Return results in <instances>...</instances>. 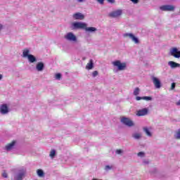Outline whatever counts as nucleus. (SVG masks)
<instances>
[{
    "label": "nucleus",
    "instance_id": "obj_1",
    "mask_svg": "<svg viewBox=\"0 0 180 180\" xmlns=\"http://www.w3.org/2000/svg\"><path fill=\"white\" fill-rule=\"evenodd\" d=\"M72 30H77L78 29L85 30L87 33H96L98 32V29L95 27H88V24L82 22H75L72 24Z\"/></svg>",
    "mask_w": 180,
    "mask_h": 180
},
{
    "label": "nucleus",
    "instance_id": "obj_2",
    "mask_svg": "<svg viewBox=\"0 0 180 180\" xmlns=\"http://www.w3.org/2000/svg\"><path fill=\"white\" fill-rule=\"evenodd\" d=\"M26 175V169L25 167H20L17 169L13 175V180H23Z\"/></svg>",
    "mask_w": 180,
    "mask_h": 180
},
{
    "label": "nucleus",
    "instance_id": "obj_3",
    "mask_svg": "<svg viewBox=\"0 0 180 180\" xmlns=\"http://www.w3.org/2000/svg\"><path fill=\"white\" fill-rule=\"evenodd\" d=\"M64 39L67 41H70V43H77L78 42V38L77 37V35L74 34L73 32H68L64 35Z\"/></svg>",
    "mask_w": 180,
    "mask_h": 180
},
{
    "label": "nucleus",
    "instance_id": "obj_4",
    "mask_svg": "<svg viewBox=\"0 0 180 180\" xmlns=\"http://www.w3.org/2000/svg\"><path fill=\"white\" fill-rule=\"evenodd\" d=\"M112 65L114 67H117L118 71H124L127 68V63H122L121 60H117L112 62Z\"/></svg>",
    "mask_w": 180,
    "mask_h": 180
},
{
    "label": "nucleus",
    "instance_id": "obj_5",
    "mask_svg": "<svg viewBox=\"0 0 180 180\" xmlns=\"http://www.w3.org/2000/svg\"><path fill=\"white\" fill-rule=\"evenodd\" d=\"M16 146H18V141H12L11 142L7 143L4 148V151H6L7 153H11V151H13L15 148H16Z\"/></svg>",
    "mask_w": 180,
    "mask_h": 180
},
{
    "label": "nucleus",
    "instance_id": "obj_6",
    "mask_svg": "<svg viewBox=\"0 0 180 180\" xmlns=\"http://www.w3.org/2000/svg\"><path fill=\"white\" fill-rule=\"evenodd\" d=\"M120 122L122 124H124V126H127V127H133V126H134V122L129 117H122Z\"/></svg>",
    "mask_w": 180,
    "mask_h": 180
},
{
    "label": "nucleus",
    "instance_id": "obj_7",
    "mask_svg": "<svg viewBox=\"0 0 180 180\" xmlns=\"http://www.w3.org/2000/svg\"><path fill=\"white\" fill-rule=\"evenodd\" d=\"M169 54L174 58H180V51L176 47L170 49Z\"/></svg>",
    "mask_w": 180,
    "mask_h": 180
},
{
    "label": "nucleus",
    "instance_id": "obj_8",
    "mask_svg": "<svg viewBox=\"0 0 180 180\" xmlns=\"http://www.w3.org/2000/svg\"><path fill=\"white\" fill-rule=\"evenodd\" d=\"M151 81L153 82V84L155 86V88H156V89H160V88H161L162 85H161V80H160V79H158V77H155V76H151Z\"/></svg>",
    "mask_w": 180,
    "mask_h": 180
},
{
    "label": "nucleus",
    "instance_id": "obj_9",
    "mask_svg": "<svg viewBox=\"0 0 180 180\" xmlns=\"http://www.w3.org/2000/svg\"><path fill=\"white\" fill-rule=\"evenodd\" d=\"M160 9L163 12H174V11H175V6L172 5H164L161 6Z\"/></svg>",
    "mask_w": 180,
    "mask_h": 180
},
{
    "label": "nucleus",
    "instance_id": "obj_10",
    "mask_svg": "<svg viewBox=\"0 0 180 180\" xmlns=\"http://www.w3.org/2000/svg\"><path fill=\"white\" fill-rule=\"evenodd\" d=\"M9 112H11V110L9 109L8 104H1L0 105V114L5 115H8Z\"/></svg>",
    "mask_w": 180,
    "mask_h": 180
},
{
    "label": "nucleus",
    "instance_id": "obj_11",
    "mask_svg": "<svg viewBox=\"0 0 180 180\" xmlns=\"http://www.w3.org/2000/svg\"><path fill=\"white\" fill-rule=\"evenodd\" d=\"M122 13H123V11L121 9H118L114 11H112L108 14L110 18H119V16H122Z\"/></svg>",
    "mask_w": 180,
    "mask_h": 180
},
{
    "label": "nucleus",
    "instance_id": "obj_12",
    "mask_svg": "<svg viewBox=\"0 0 180 180\" xmlns=\"http://www.w3.org/2000/svg\"><path fill=\"white\" fill-rule=\"evenodd\" d=\"M72 17L75 20H84L85 19V15L79 12L72 14Z\"/></svg>",
    "mask_w": 180,
    "mask_h": 180
},
{
    "label": "nucleus",
    "instance_id": "obj_13",
    "mask_svg": "<svg viewBox=\"0 0 180 180\" xmlns=\"http://www.w3.org/2000/svg\"><path fill=\"white\" fill-rule=\"evenodd\" d=\"M148 115V108H143L136 112V116H147Z\"/></svg>",
    "mask_w": 180,
    "mask_h": 180
},
{
    "label": "nucleus",
    "instance_id": "obj_14",
    "mask_svg": "<svg viewBox=\"0 0 180 180\" xmlns=\"http://www.w3.org/2000/svg\"><path fill=\"white\" fill-rule=\"evenodd\" d=\"M37 71L39 72H41L44 70V63L43 62H38L35 67Z\"/></svg>",
    "mask_w": 180,
    "mask_h": 180
},
{
    "label": "nucleus",
    "instance_id": "obj_15",
    "mask_svg": "<svg viewBox=\"0 0 180 180\" xmlns=\"http://www.w3.org/2000/svg\"><path fill=\"white\" fill-rule=\"evenodd\" d=\"M168 65L172 68H180V64L177 63L176 62H174L172 60H170L168 62Z\"/></svg>",
    "mask_w": 180,
    "mask_h": 180
},
{
    "label": "nucleus",
    "instance_id": "obj_16",
    "mask_svg": "<svg viewBox=\"0 0 180 180\" xmlns=\"http://www.w3.org/2000/svg\"><path fill=\"white\" fill-rule=\"evenodd\" d=\"M27 58L30 64H34V63H37V58H36V56L32 54L29 55Z\"/></svg>",
    "mask_w": 180,
    "mask_h": 180
},
{
    "label": "nucleus",
    "instance_id": "obj_17",
    "mask_svg": "<svg viewBox=\"0 0 180 180\" xmlns=\"http://www.w3.org/2000/svg\"><path fill=\"white\" fill-rule=\"evenodd\" d=\"M30 49H25L22 50V57L23 58H27L29 56H30Z\"/></svg>",
    "mask_w": 180,
    "mask_h": 180
},
{
    "label": "nucleus",
    "instance_id": "obj_18",
    "mask_svg": "<svg viewBox=\"0 0 180 180\" xmlns=\"http://www.w3.org/2000/svg\"><path fill=\"white\" fill-rule=\"evenodd\" d=\"M141 137H143L141 133H134L132 134V138L134 139V140H141Z\"/></svg>",
    "mask_w": 180,
    "mask_h": 180
},
{
    "label": "nucleus",
    "instance_id": "obj_19",
    "mask_svg": "<svg viewBox=\"0 0 180 180\" xmlns=\"http://www.w3.org/2000/svg\"><path fill=\"white\" fill-rule=\"evenodd\" d=\"M143 130L144 133H146V136H148V137H152L153 136V134H151V131H150V129H149L148 127H144L143 128Z\"/></svg>",
    "mask_w": 180,
    "mask_h": 180
},
{
    "label": "nucleus",
    "instance_id": "obj_20",
    "mask_svg": "<svg viewBox=\"0 0 180 180\" xmlns=\"http://www.w3.org/2000/svg\"><path fill=\"white\" fill-rule=\"evenodd\" d=\"M94 68V60L91 59L86 66V70H92Z\"/></svg>",
    "mask_w": 180,
    "mask_h": 180
},
{
    "label": "nucleus",
    "instance_id": "obj_21",
    "mask_svg": "<svg viewBox=\"0 0 180 180\" xmlns=\"http://www.w3.org/2000/svg\"><path fill=\"white\" fill-rule=\"evenodd\" d=\"M131 40L135 44H139L140 40H139V38H137L136 36H132V38Z\"/></svg>",
    "mask_w": 180,
    "mask_h": 180
},
{
    "label": "nucleus",
    "instance_id": "obj_22",
    "mask_svg": "<svg viewBox=\"0 0 180 180\" xmlns=\"http://www.w3.org/2000/svg\"><path fill=\"white\" fill-rule=\"evenodd\" d=\"M133 94L134 95V96L140 95V88L136 87L134 90Z\"/></svg>",
    "mask_w": 180,
    "mask_h": 180
},
{
    "label": "nucleus",
    "instance_id": "obj_23",
    "mask_svg": "<svg viewBox=\"0 0 180 180\" xmlns=\"http://www.w3.org/2000/svg\"><path fill=\"white\" fill-rule=\"evenodd\" d=\"M49 157H50L52 160L54 158V157H56V150L52 149V150L50 151Z\"/></svg>",
    "mask_w": 180,
    "mask_h": 180
},
{
    "label": "nucleus",
    "instance_id": "obj_24",
    "mask_svg": "<svg viewBox=\"0 0 180 180\" xmlns=\"http://www.w3.org/2000/svg\"><path fill=\"white\" fill-rule=\"evenodd\" d=\"M37 174L38 176H40V177L44 176V172H43L42 169H38L37 171Z\"/></svg>",
    "mask_w": 180,
    "mask_h": 180
},
{
    "label": "nucleus",
    "instance_id": "obj_25",
    "mask_svg": "<svg viewBox=\"0 0 180 180\" xmlns=\"http://www.w3.org/2000/svg\"><path fill=\"white\" fill-rule=\"evenodd\" d=\"M134 34L133 33H124L123 34V37H128L129 39H131L133 37Z\"/></svg>",
    "mask_w": 180,
    "mask_h": 180
},
{
    "label": "nucleus",
    "instance_id": "obj_26",
    "mask_svg": "<svg viewBox=\"0 0 180 180\" xmlns=\"http://www.w3.org/2000/svg\"><path fill=\"white\" fill-rule=\"evenodd\" d=\"M174 138L177 140H180V129H179L174 134Z\"/></svg>",
    "mask_w": 180,
    "mask_h": 180
},
{
    "label": "nucleus",
    "instance_id": "obj_27",
    "mask_svg": "<svg viewBox=\"0 0 180 180\" xmlns=\"http://www.w3.org/2000/svg\"><path fill=\"white\" fill-rule=\"evenodd\" d=\"M123 153H124V151L122 149H117L115 150V154H117V155H123Z\"/></svg>",
    "mask_w": 180,
    "mask_h": 180
},
{
    "label": "nucleus",
    "instance_id": "obj_28",
    "mask_svg": "<svg viewBox=\"0 0 180 180\" xmlns=\"http://www.w3.org/2000/svg\"><path fill=\"white\" fill-rule=\"evenodd\" d=\"M142 163L143 165H148V164H150V160L148 159H143Z\"/></svg>",
    "mask_w": 180,
    "mask_h": 180
},
{
    "label": "nucleus",
    "instance_id": "obj_29",
    "mask_svg": "<svg viewBox=\"0 0 180 180\" xmlns=\"http://www.w3.org/2000/svg\"><path fill=\"white\" fill-rule=\"evenodd\" d=\"M143 101H153V98L151 96H143Z\"/></svg>",
    "mask_w": 180,
    "mask_h": 180
},
{
    "label": "nucleus",
    "instance_id": "obj_30",
    "mask_svg": "<svg viewBox=\"0 0 180 180\" xmlns=\"http://www.w3.org/2000/svg\"><path fill=\"white\" fill-rule=\"evenodd\" d=\"M138 157H141V158H143L146 156V153L144 152H139L137 153Z\"/></svg>",
    "mask_w": 180,
    "mask_h": 180
},
{
    "label": "nucleus",
    "instance_id": "obj_31",
    "mask_svg": "<svg viewBox=\"0 0 180 180\" xmlns=\"http://www.w3.org/2000/svg\"><path fill=\"white\" fill-rule=\"evenodd\" d=\"M55 78L56 79H57L58 81H60L61 79V75L60 73H57L55 75Z\"/></svg>",
    "mask_w": 180,
    "mask_h": 180
},
{
    "label": "nucleus",
    "instance_id": "obj_32",
    "mask_svg": "<svg viewBox=\"0 0 180 180\" xmlns=\"http://www.w3.org/2000/svg\"><path fill=\"white\" fill-rule=\"evenodd\" d=\"M112 168H113V166H110V165H106L104 168L105 171H110V169H112Z\"/></svg>",
    "mask_w": 180,
    "mask_h": 180
},
{
    "label": "nucleus",
    "instance_id": "obj_33",
    "mask_svg": "<svg viewBox=\"0 0 180 180\" xmlns=\"http://www.w3.org/2000/svg\"><path fill=\"white\" fill-rule=\"evenodd\" d=\"M96 2L100 4V5H103V4H105V0H96Z\"/></svg>",
    "mask_w": 180,
    "mask_h": 180
},
{
    "label": "nucleus",
    "instance_id": "obj_34",
    "mask_svg": "<svg viewBox=\"0 0 180 180\" xmlns=\"http://www.w3.org/2000/svg\"><path fill=\"white\" fill-rule=\"evenodd\" d=\"M98 71H94V72H93V73H92V77H94V78H95V77H97V75H98Z\"/></svg>",
    "mask_w": 180,
    "mask_h": 180
},
{
    "label": "nucleus",
    "instance_id": "obj_35",
    "mask_svg": "<svg viewBox=\"0 0 180 180\" xmlns=\"http://www.w3.org/2000/svg\"><path fill=\"white\" fill-rule=\"evenodd\" d=\"M131 2L134 3V4H139V2H140L139 0H130Z\"/></svg>",
    "mask_w": 180,
    "mask_h": 180
},
{
    "label": "nucleus",
    "instance_id": "obj_36",
    "mask_svg": "<svg viewBox=\"0 0 180 180\" xmlns=\"http://www.w3.org/2000/svg\"><path fill=\"white\" fill-rule=\"evenodd\" d=\"M4 29H5V25H2V24H0V32L1 30H4Z\"/></svg>",
    "mask_w": 180,
    "mask_h": 180
},
{
    "label": "nucleus",
    "instance_id": "obj_37",
    "mask_svg": "<svg viewBox=\"0 0 180 180\" xmlns=\"http://www.w3.org/2000/svg\"><path fill=\"white\" fill-rule=\"evenodd\" d=\"M2 176H3L4 178H8V173L4 172V173L2 174Z\"/></svg>",
    "mask_w": 180,
    "mask_h": 180
},
{
    "label": "nucleus",
    "instance_id": "obj_38",
    "mask_svg": "<svg viewBox=\"0 0 180 180\" xmlns=\"http://www.w3.org/2000/svg\"><path fill=\"white\" fill-rule=\"evenodd\" d=\"M141 100H143V97H140V96L136 97V101H141Z\"/></svg>",
    "mask_w": 180,
    "mask_h": 180
},
{
    "label": "nucleus",
    "instance_id": "obj_39",
    "mask_svg": "<svg viewBox=\"0 0 180 180\" xmlns=\"http://www.w3.org/2000/svg\"><path fill=\"white\" fill-rule=\"evenodd\" d=\"M108 4H115V0H107Z\"/></svg>",
    "mask_w": 180,
    "mask_h": 180
},
{
    "label": "nucleus",
    "instance_id": "obj_40",
    "mask_svg": "<svg viewBox=\"0 0 180 180\" xmlns=\"http://www.w3.org/2000/svg\"><path fill=\"white\" fill-rule=\"evenodd\" d=\"M171 89H172V90L175 89V83H172V84Z\"/></svg>",
    "mask_w": 180,
    "mask_h": 180
},
{
    "label": "nucleus",
    "instance_id": "obj_41",
    "mask_svg": "<svg viewBox=\"0 0 180 180\" xmlns=\"http://www.w3.org/2000/svg\"><path fill=\"white\" fill-rule=\"evenodd\" d=\"M77 2H79V4H82V2H85V0H77Z\"/></svg>",
    "mask_w": 180,
    "mask_h": 180
},
{
    "label": "nucleus",
    "instance_id": "obj_42",
    "mask_svg": "<svg viewBox=\"0 0 180 180\" xmlns=\"http://www.w3.org/2000/svg\"><path fill=\"white\" fill-rule=\"evenodd\" d=\"M176 105L177 106H180V99L178 101V102L176 103Z\"/></svg>",
    "mask_w": 180,
    "mask_h": 180
},
{
    "label": "nucleus",
    "instance_id": "obj_43",
    "mask_svg": "<svg viewBox=\"0 0 180 180\" xmlns=\"http://www.w3.org/2000/svg\"><path fill=\"white\" fill-rule=\"evenodd\" d=\"M2 78H4V75H0V81H1V79H2Z\"/></svg>",
    "mask_w": 180,
    "mask_h": 180
},
{
    "label": "nucleus",
    "instance_id": "obj_44",
    "mask_svg": "<svg viewBox=\"0 0 180 180\" xmlns=\"http://www.w3.org/2000/svg\"><path fill=\"white\" fill-rule=\"evenodd\" d=\"M179 13H180V8H179Z\"/></svg>",
    "mask_w": 180,
    "mask_h": 180
}]
</instances>
